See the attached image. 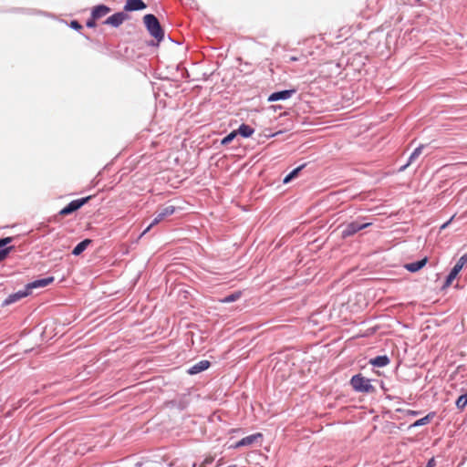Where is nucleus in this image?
<instances>
[{"mask_svg": "<svg viewBox=\"0 0 467 467\" xmlns=\"http://www.w3.org/2000/svg\"><path fill=\"white\" fill-rule=\"evenodd\" d=\"M92 198L93 195H88L69 202L65 207H63L58 212V215L65 217L74 213L75 212L78 211L81 207H83L85 204H87Z\"/></svg>", "mask_w": 467, "mask_h": 467, "instance_id": "39448f33", "label": "nucleus"}, {"mask_svg": "<svg viewBox=\"0 0 467 467\" xmlns=\"http://www.w3.org/2000/svg\"><path fill=\"white\" fill-rule=\"evenodd\" d=\"M281 133H282L281 130H279L277 132H275V133L269 131V132L265 133V137L267 138V139H270V138H274V137H275V136H277L278 134H281Z\"/></svg>", "mask_w": 467, "mask_h": 467, "instance_id": "7c9ffc66", "label": "nucleus"}, {"mask_svg": "<svg viewBox=\"0 0 467 467\" xmlns=\"http://www.w3.org/2000/svg\"><path fill=\"white\" fill-rule=\"evenodd\" d=\"M423 148H424V145L420 144L413 150V151L410 153V155L407 161V165L412 164L415 161V160L417 158H419V156L422 152Z\"/></svg>", "mask_w": 467, "mask_h": 467, "instance_id": "4be33fe9", "label": "nucleus"}, {"mask_svg": "<svg viewBox=\"0 0 467 467\" xmlns=\"http://www.w3.org/2000/svg\"><path fill=\"white\" fill-rule=\"evenodd\" d=\"M290 60H291V61H297V60H298V58H297L296 57H290Z\"/></svg>", "mask_w": 467, "mask_h": 467, "instance_id": "4c0bfd02", "label": "nucleus"}, {"mask_svg": "<svg viewBox=\"0 0 467 467\" xmlns=\"http://www.w3.org/2000/svg\"><path fill=\"white\" fill-rule=\"evenodd\" d=\"M147 8L143 0H126L123 10L125 13L141 11Z\"/></svg>", "mask_w": 467, "mask_h": 467, "instance_id": "f8f14e48", "label": "nucleus"}, {"mask_svg": "<svg viewBox=\"0 0 467 467\" xmlns=\"http://www.w3.org/2000/svg\"><path fill=\"white\" fill-rule=\"evenodd\" d=\"M181 68H182V67H181V64H178V65L176 66V67H175L176 71L181 70Z\"/></svg>", "mask_w": 467, "mask_h": 467, "instance_id": "ea45409f", "label": "nucleus"}, {"mask_svg": "<svg viewBox=\"0 0 467 467\" xmlns=\"http://www.w3.org/2000/svg\"><path fill=\"white\" fill-rule=\"evenodd\" d=\"M306 166V163H303L299 166H297L296 168L293 169L288 174H286L285 176V178L283 179V183L286 184V183H289L290 182H292L294 179H296L299 173L301 172V171Z\"/></svg>", "mask_w": 467, "mask_h": 467, "instance_id": "aec40b11", "label": "nucleus"}, {"mask_svg": "<svg viewBox=\"0 0 467 467\" xmlns=\"http://www.w3.org/2000/svg\"><path fill=\"white\" fill-rule=\"evenodd\" d=\"M54 280H55L54 276H47V277H43V278H37L32 282L27 283L26 285V287L31 295L33 289L46 287L48 285L52 284L54 282Z\"/></svg>", "mask_w": 467, "mask_h": 467, "instance_id": "9b49d317", "label": "nucleus"}, {"mask_svg": "<svg viewBox=\"0 0 467 467\" xmlns=\"http://www.w3.org/2000/svg\"><path fill=\"white\" fill-rule=\"evenodd\" d=\"M296 92H297V89L296 88L274 91L268 96L267 101L268 102H275V101H279V100H286V99H290Z\"/></svg>", "mask_w": 467, "mask_h": 467, "instance_id": "0eeeda50", "label": "nucleus"}, {"mask_svg": "<svg viewBox=\"0 0 467 467\" xmlns=\"http://www.w3.org/2000/svg\"><path fill=\"white\" fill-rule=\"evenodd\" d=\"M368 363L374 368H384L390 363L388 355H379L369 359Z\"/></svg>", "mask_w": 467, "mask_h": 467, "instance_id": "2eb2a0df", "label": "nucleus"}, {"mask_svg": "<svg viewBox=\"0 0 467 467\" xmlns=\"http://www.w3.org/2000/svg\"><path fill=\"white\" fill-rule=\"evenodd\" d=\"M67 26H68L71 29H73V30H75V31H77V32L80 33V34H81V35H82L86 39H88V40H89V39H90V38H89V36H88V35H85V34H83V33L81 32V30L83 29V26H82V25H81L78 20H76V19L71 20V21L67 24Z\"/></svg>", "mask_w": 467, "mask_h": 467, "instance_id": "5701e85b", "label": "nucleus"}, {"mask_svg": "<svg viewBox=\"0 0 467 467\" xmlns=\"http://www.w3.org/2000/svg\"><path fill=\"white\" fill-rule=\"evenodd\" d=\"M467 265V252L462 254L453 267L451 269L449 274L446 275L441 289L448 288L453 282V280L458 276L459 273Z\"/></svg>", "mask_w": 467, "mask_h": 467, "instance_id": "20e7f679", "label": "nucleus"}, {"mask_svg": "<svg viewBox=\"0 0 467 467\" xmlns=\"http://www.w3.org/2000/svg\"><path fill=\"white\" fill-rule=\"evenodd\" d=\"M128 18V14L125 13L123 10L121 12H116L113 15L107 17L106 20L103 21V24L117 28Z\"/></svg>", "mask_w": 467, "mask_h": 467, "instance_id": "6e6552de", "label": "nucleus"}, {"mask_svg": "<svg viewBox=\"0 0 467 467\" xmlns=\"http://www.w3.org/2000/svg\"><path fill=\"white\" fill-rule=\"evenodd\" d=\"M189 77V72L186 68H182V78H186Z\"/></svg>", "mask_w": 467, "mask_h": 467, "instance_id": "72a5a7b5", "label": "nucleus"}, {"mask_svg": "<svg viewBox=\"0 0 467 467\" xmlns=\"http://www.w3.org/2000/svg\"><path fill=\"white\" fill-rule=\"evenodd\" d=\"M234 130L236 132V135H240L241 137H243L244 139L250 138L254 133V129L245 123H242L238 127V129H236Z\"/></svg>", "mask_w": 467, "mask_h": 467, "instance_id": "f3484780", "label": "nucleus"}, {"mask_svg": "<svg viewBox=\"0 0 467 467\" xmlns=\"http://www.w3.org/2000/svg\"><path fill=\"white\" fill-rule=\"evenodd\" d=\"M174 42H175L177 45H181V44H182V42H180V41H174Z\"/></svg>", "mask_w": 467, "mask_h": 467, "instance_id": "79ce46f5", "label": "nucleus"}, {"mask_svg": "<svg viewBox=\"0 0 467 467\" xmlns=\"http://www.w3.org/2000/svg\"><path fill=\"white\" fill-rule=\"evenodd\" d=\"M14 239L15 237L13 236L0 238V262L4 261L15 249L14 245H8L14 241Z\"/></svg>", "mask_w": 467, "mask_h": 467, "instance_id": "1a4fd4ad", "label": "nucleus"}, {"mask_svg": "<svg viewBox=\"0 0 467 467\" xmlns=\"http://www.w3.org/2000/svg\"><path fill=\"white\" fill-rule=\"evenodd\" d=\"M453 218H454V215H452L447 222H445L443 224H441V226L440 227V230L446 229L449 226V224L452 222Z\"/></svg>", "mask_w": 467, "mask_h": 467, "instance_id": "2f4dec72", "label": "nucleus"}, {"mask_svg": "<svg viewBox=\"0 0 467 467\" xmlns=\"http://www.w3.org/2000/svg\"><path fill=\"white\" fill-rule=\"evenodd\" d=\"M455 406L460 410H462L467 406V391L457 398Z\"/></svg>", "mask_w": 467, "mask_h": 467, "instance_id": "b1692460", "label": "nucleus"}, {"mask_svg": "<svg viewBox=\"0 0 467 467\" xmlns=\"http://www.w3.org/2000/svg\"><path fill=\"white\" fill-rule=\"evenodd\" d=\"M164 219V217L161 215V213L159 212L155 218L152 220V222L146 227V229L141 233L140 237L144 235L146 233H148L151 227L158 224L160 222H161Z\"/></svg>", "mask_w": 467, "mask_h": 467, "instance_id": "393cba45", "label": "nucleus"}, {"mask_svg": "<svg viewBox=\"0 0 467 467\" xmlns=\"http://www.w3.org/2000/svg\"><path fill=\"white\" fill-rule=\"evenodd\" d=\"M372 379L364 377L361 373L353 375L349 380V385L357 393L373 394L376 388L371 384Z\"/></svg>", "mask_w": 467, "mask_h": 467, "instance_id": "f03ea898", "label": "nucleus"}, {"mask_svg": "<svg viewBox=\"0 0 467 467\" xmlns=\"http://www.w3.org/2000/svg\"><path fill=\"white\" fill-rule=\"evenodd\" d=\"M427 262L428 257L425 256L420 260L405 264L404 268L410 273H417L426 265Z\"/></svg>", "mask_w": 467, "mask_h": 467, "instance_id": "4468645a", "label": "nucleus"}, {"mask_svg": "<svg viewBox=\"0 0 467 467\" xmlns=\"http://www.w3.org/2000/svg\"><path fill=\"white\" fill-rule=\"evenodd\" d=\"M176 208L172 205L166 206L162 208L160 213L161 215L165 218L167 216H170L175 213Z\"/></svg>", "mask_w": 467, "mask_h": 467, "instance_id": "bb28decb", "label": "nucleus"}, {"mask_svg": "<svg viewBox=\"0 0 467 467\" xmlns=\"http://www.w3.org/2000/svg\"><path fill=\"white\" fill-rule=\"evenodd\" d=\"M409 166H410V165H407V162H406L404 165H402V166H400V167L399 168V171H400V172L404 171H405Z\"/></svg>", "mask_w": 467, "mask_h": 467, "instance_id": "f704fd0d", "label": "nucleus"}, {"mask_svg": "<svg viewBox=\"0 0 467 467\" xmlns=\"http://www.w3.org/2000/svg\"><path fill=\"white\" fill-rule=\"evenodd\" d=\"M30 293L25 286L24 289L19 290L17 292H15L13 294H10L1 304L2 307L7 306L9 305H12L26 296H28Z\"/></svg>", "mask_w": 467, "mask_h": 467, "instance_id": "9d476101", "label": "nucleus"}, {"mask_svg": "<svg viewBox=\"0 0 467 467\" xmlns=\"http://www.w3.org/2000/svg\"><path fill=\"white\" fill-rule=\"evenodd\" d=\"M263 434L261 432H256L246 437L242 438L234 444H232L230 448L232 449H239L241 447H249L254 443L261 442L263 441Z\"/></svg>", "mask_w": 467, "mask_h": 467, "instance_id": "423d86ee", "label": "nucleus"}, {"mask_svg": "<svg viewBox=\"0 0 467 467\" xmlns=\"http://www.w3.org/2000/svg\"><path fill=\"white\" fill-rule=\"evenodd\" d=\"M192 467H197V463L196 462H192Z\"/></svg>", "mask_w": 467, "mask_h": 467, "instance_id": "a19ab883", "label": "nucleus"}, {"mask_svg": "<svg viewBox=\"0 0 467 467\" xmlns=\"http://www.w3.org/2000/svg\"><path fill=\"white\" fill-rule=\"evenodd\" d=\"M435 411L429 412L426 416L415 420L412 424H410V429L429 424L431 421V420L435 417Z\"/></svg>", "mask_w": 467, "mask_h": 467, "instance_id": "6ab92c4d", "label": "nucleus"}, {"mask_svg": "<svg viewBox=\"0 0 467 467\" xmlns=\"http://www.w3.org/2000/svg\"><path fill=\"white\" fill-rule=\"evenodd\" d=\"M397 412H405V414L407 416H412V417H415V416H418L420 411V410H402V409H397L396 410Z\"/></svg>", "mask_w": 467, "mask_h": 467, "instance_id": "c85d7f7f", "label": "nucleus"}, {"mask_svg": "<svg viewBox=\"0 0 467 467\" xmlns=\"http://www.w3.org/2000/svg\"><path fill=\"white\" fill-rule=\"evenodd\" d=\"M236 132L235 130H232L230 133H228L226 136H224L222 140H221V145L223 146H226L228 144H230L235 138H236Z\"/></svg>", "mask_w": 467, "mask_h": 467, "instance_id": "a878e982", "label": "nucleus"}, {"mask_svg": "<svg viewBox=\"0 0 467 467\" xmlns=\"http://www.w3.org/2000/svg\"><path fill=\"white\" fill-rule=\"evenodd\" d=\"M92 243V240L91 239H88V238H86L82 241H80L71 251V254L74 255V256H78L80 255L88 247V245Z\"/></svg>", "mask_w": 467, "mask_h": 467, "instance_id": "a211bd4d", "label": "nucleus"}, {"mask_svg": "<svg viewBox=\"0 0 467 467\" xmlns=\"http://www.w3.org/2000/svg\"><path fill=\"white\" fill-rule=\"evenodd\" d=\"M275 111H276V109H282V106H273Z\"/></svg>", "mask_w": 467, "mask_h": 467, "instance_id": "e433bc0d", "label": "nucleus"}, {"mask_svg": "<svg viewBox=\"0 0 467 467\" xmlns=\"http://www.w3.org/2000/svg\"><path fill=\"white\" fill-rule=\"evenodd\" d=\"M242 296V292L241 291H234L225 296H223V298L219 299V302L223 303V304H229V303H233V302H235L237 301Z\"/></svg>", "mask_w": 467, "mask_h": 467, "instance_id": "412c9836", "label": "nucleus"}, {"mask_svg": "<svg viewBox=\"0 0 467 467\" xmlns=\"http://www.w3.org/2000/svg\"><path fill=\"white\" fill-rule=\"evenodd\" d=\"M11 13H21L26 15H33L35 12L31 9L22 8V7H14L9 10Z\"/></svg>", "mask_w": 467, "mask_h": 467, "instance_id": "cd10ccee", "label": "nucleus"}, {"mask_svg": "<svg viewBox=\"0 0 467 467\" xmlns=\"http://www.w3.org/2000/svg\"><path fill=\"white\" fill-rule=\"evenodd\" d=\"M227 467H237V465L233 464V465H229V466H227Z\"/></svg>", "mask_w": 467, "mask_h": 467, "instance_id": "37998d69", "label": "nucleus"}, {"mask_svg": "<svg viewBox=\"0 0 467 467\" xmlns=\"http://www.w3.org/2000/svg\"><path fill=\"white\" fill-rule=\"evenodd\" d=\"M385 399H386V400H394V399H399V398H398V397H395V396H392V395H389V394H386Z\"/></svg>", "mask_w": 467, "mask_h": 467, "instance_id": "c9c22d12", "label": "nucleus"}, {"mask_svg": "<svg viewBox=\"0 0 467 467\" xmlns=\"http://www.w3.org/2000/svg\"><path fill=\"white\" fill-rule=\"evenodd\" d=\"M111 11L110 7L104 5L99 4L95 5L91 10V15L93 16V18L99 19L109 14Z\"/></svg>", "mask_w": 467, "mask_h": 467, "instance_id": "dca6fc26", "label": "nucleus"}, {"mask_svg": "<svg viewBox=\"0 0 467 467\" xmlns=\"http://www.w3.org/2000/svg\"><path fill=\"white\" fill-rule=\"evenodd\" d=\"M212 363L207 359L200 360L199 362L193 364L187 369V373L189 375H197L201 372L205 371L211 367Z\"/></svg>", "mask_w": 467, "mask_h": 467, "instance_id": "ddd939ff", "label": "nucleus"}, {"mask_svg": "<svg viewBox=\"0 0 467 467\" xmlns=\"http://www.w3.org/2000/svg\"><path fill=\"white\" fill-rule=\"evenodd\" d=\"M436 464L434 457L431 458L425 467H434Z\"/></svg>", "mask_w": 467, "mask_h": 467, "instance_id": "473e14b6", "label": "nucleus"}, {"mask_svg": "<svg viewBox=\"0 0 467 467\" xmlns=\"http://www.w3.org/2000/svg\"><path fill=\"white\" fill-rule=\"evenodd\" d=\"M380 387H381V389H382L384 391H386V390H387V389L385 388L384 383H383L382 381H381Z\"/></svg>", "mask_w": 467, "mask_h": 467, "instance_id": "58836bf2", "label": "nucleus"}, {"mask_svg": "<svg viewBox=\"0 0 467 467\" xmlns=\"http://www.w3.org/2000/svg\"><path fill=\"white\" fill-rule=\"evenodd\" d=\"M372 224L371 222H367L364 217H358L356 220L349 223H345L340 225L341 238L347 239L355 235L359 231L368 228Z\"/></svg>", "mask_w": 467, "mask_h": 467, "instance_id": "7ed1b4c3", "label": "nucleus"}, {"mask_svg": "<svg viewBox=\"0 0 467 467\" xmlns=\"http://www.w3.org/2000/svg\"><path fill=\"white\" fill-rule=\"evenodd\" d=\"M143 23L152 40L148 42L149 47H159L160 43L164 39L165 31L161 25L158 17L153 14H146L143 16Z\"/></svg>", "mask_w": 467, "mask_h": 467, "instance_id": "f257e3e1", "label": "nucleus"}, {"mask_svg": "<svg viewBox=\"0 0 467 467\" xmlns=\"http://www.w3.org/2000/svg\"><path fill=\"white\" fill-rule=\"evenodd\" d=\"M97 18H93V16L90 14L89 18L86 21V26L88 28H95L97 26Z\"/></svg>", "mask_w": 467, "mask_h": 467, "instance_id": "c756f323", "label": "nucleus"}]
</instances>
